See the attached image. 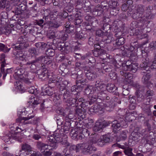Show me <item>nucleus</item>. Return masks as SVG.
<instances>
[{"instance_id": "obj_37", "label": "nucleus", "mask_w": 156, "mask_h": 156, "mask_svg": "<svg viewBox=\"0 0 156 156\" xmlns=\"http://www.w3.org/2000/svg\"><path fill=\"white\" fill-rule=\"evenodd\" d=\"M132 139L136 142H137L140 139V136L136 131H133L131 133Z\"/></svg>"}, {"instance_id": "obj_64", "label": "nucleus", "mask_w": 156, "mask_h": 156, "mask_svg": "<svg viewBox=\"0 0 156 156\" xmlns=\"http://www.w3.org/2000/svg\"><path fill=\"white\" fill-rule=\"evenodd\" d=\"M150 68L152 69H156V55H155L154 58L151 62L150 66Z\"/></svg>"}, {"instance_id": "obj_27", "label": "nucleus", "mask_w": 156, "mask_h": 156, "mask_svg": "<svg viewBox=\"0 0 156 156\" xmlns=\"http://www.w3.org/2000/svg\"><path fill=\"white\" fill-rule=\"evenodd\" d=\"M63 134H62L61 132H60V134L56 133H55V137L53 139L57 143H60L63 137Z\"/></svg>"}, {"instance_id": "obj_39", "label": "nucleus", "mask_w": 156, "mask_h": 156, "mask_svg": "<svg viewBox=\"0 0 156 156\" xmlns=\"http://www.w3.org/2000/svg\"><path fill=\"white\" fill-rule=\"evenodd\" d=\"M67 136L65 135L63 136L62 139L60 143L62 145H64L66 146H68L69 145V143L67 141Z\"/></svg>"}, {"instance_id": "obj_41", "label": "nucleus", "mask_w": 156, "mask_h": 156, "mask_svg": "<svg viewBox=\"0 0 156 156\" xmlns=\"http://www.w3.org/2000/svg\"><path fill=\"white\" fill-rule=\"evenodd\" d=\"M8 2L7 0H0V9H3L8 5Z\"/></svg>"}, {"instance_id": "obj_58", "label": "nucleus", "mask_w": 156, "mask_h": 156, "mask_svg": "<svg viewBox=\"0 0 156 156\" xmlns=\"http://www.w3.org/2000/svg\"><path fill=\"white\" fill-rule=\"evenodd\" d=\"M16 8H18L20 10L22 11V12L25 10L26 9V6L24 4L20 3L17 5Z\"/></svg>"}, {"instance_id": "obj_42", "label": "nucleus", "mask_w": 156, "mask_h": 156, "mask_svg": "<svg viewBox=\"0 0 156 156\" xmlns=\"http://www.w3.org/2000/svg\"><path fill=\"white\" fill-rule=\"evenodd\" d=\"M66 31L67 33L70 34L71 33L73 32L74 28L72 26H70L68 23L67 25L66 26Z\"/></svg>"}, {"instance_id": "obj_45", "label": "nucleus", "mask_w": 156, "mask_h": 156, "mask_svg": "<svg viewBox=\"0 0 156 156\" xmlns=\"http://www.w3.org/2000/svg\"><path fill=\"white\" fill-rule=\"evenodd\" d=\"M96 35L100 37H104L106 36L107 33H105L104 31H102L101 30H98L96 31Z\"/></svg>"}, {"instance_id": "obj_2", "label": "nucleus", "mask_w": 156, "mask_h": 156, "mask_svg": "<svg viewBox=\"0 0 156 156\" xmlns=\"http://www.w3.org/2000/svg\"><path fill=\"white\" fill-rule=\"evenodd\" d=\"M53 81L54 83H56V85L59 87L60 92L59 98L62 96L64 101L65 102V101L69 99L68 98L74 94L65 89L66 85L68 83L66 81H62L61 78L57 79Z\"/></svg>"}, {"instance_id": "obj_24", "label": "nucleus", "mask_w": 156, "mask_h": 156, "mask_svg": "<svg viewBox=\"0 0 156 156\" xmlns=\"http://www.w3.org/2000/svg\"><path fill=\"white\" fill-rule=\"evenodd\" d=\"M90 110L91 112H99L102 111V108L100 105L96 104L91 107Z\"/></svg>"}, {"instance_id": "obj_19", "label": "nucleus", "mask_w": 156, "mask_h": 156, "mask_svg": "<svg viewBox=\"0 0 156 156\" xmlns=\"http://www.w3.org/2000/svg\"><path fill=\"white\" fill-rule=\"evenodd\" d=\"M128 146L122 145L121 148L125 149L124 151V153L126 155L128 156H134V154L132 152V148H128Z\"/></svg>"}, {"instance_id": "obj_23", "label": "nucleus", "mask_w": 156, "mask_h": 156, "mask_svg": "<svg viewBox=\"0 0 156 156\" xmlns=\"http://www.w3.org/2000/svg\"><path fill=\"white\" fill-rule=\"evenodd\" d=\"M37 62H39V59L36 58L34 60L31 61L30 62H27L26 64L27 65L30 66V68L31 69L34 70L36 68V64Z\"/></svg>"}, {"instance_id": "obj_32", "label": "nucleus", "mask_w": 156, "mask_h": 156, "mask_svg": "<svg viewBox=\"0 0 156 156\" xmlns=\"http://www.w3.org/2000/svg\"><path fill=\"white\" fill-rule=\"evenodd\" d=\"M111 28V26L107 24H104L102 28V29L104 31L105 33H107L106 35H108V34H109Z\"/></svg>"}, {"instance_id": "obj_3", "label": "nucleus", "mask_w": 156, "mask_h": 156, "mask_svg": "<svg viewBox=\"0 0 156 156\" xmlns=\"http://www.w3.org/2000/svg\"><path fill=\"white\" fill-rule=\"evenodd\" d=\"M112 129L114 133H117L119 130V128L122 127L126 123L125 121L122 118H120L112 122Z\"/></svg>"}, {"instance_id": "obj_52", "label": "nucleus", "mask_w": 156, "mask_h": 156, "mask_svg": "<svg viewBox=\"0 0 156 156\" xmlns=\"http://www.w3.org/2000/svg\"><path fill=\"white\" fill-rule=\"evenodd\" d=\"M49 106V101L47 100L44 101L41 105L40 108L41 110H43L45 108H48Z\"/></svg>"}, {"instance_id": "obj_29", "label": "nucleus", "mask_w": 156, "mask_h": 156, "mask_svg": "<svg viewBox=\"0 0 156 156\" xmlns=\"http://www.w3.org/2000/svg\"><path fill=\"white\" fill-rule=\"evenodd\" d=\"M129 66V71L132 73H135L137 70L138 65L137 63H131L128 65Z\"/></svg>"}, {"instance_id": "obj_61", "label": "nucleus", "mask_w": 156, "mask_h": 156, "mask_svg": "<svg viewBox=\"0 0 156 156\" xmlns=\"http://www.w3.org/2000/svg\"><path fill=\"white\" fill-rule=\"evenodd\" d=\"M76 66L77 67L79 68V69L81 70H85L86 67L85 66V65L81 63L80 62H78L76 63Z\"/></svg>"}, {"instance_id": "obj_38", "label": "nucleus", "mask_w": 156, "mask_h": 156, "mask_svg": "<svg viewBox=\"0 0 156 156\" xmlns=\"http://www.w3.org/2000/svg\"><path fill=\"white\" fill-rule=\"evenodd\" d=\"M136 95L137 97V100L139 102H141L143 101L144 100V96L143 95L140 93V91H136Z\"/></svg>"}, {"instance_id": "obj_51", "label": "nucleus", "mask_w": 156, "mask_h": 156, "mask_svg": "<svg viewBox=\"0 0 156 156\" xmlns=\"http://www.w3.org/2000/svg\"><path fill=\"white\" fill-rule=\"evenodd\" d=\"M103 128H104V127L102 122H97L94 126V128L95 129H97L98 131Z\"/></svg>"}, {"instance_id": "obj_57", "label": "nucleus", "mask_w": 156, "mask_h": 156, "mask_svg": "<svg viewBox=\"0 0 156 156\" xmlns=\"http://www.w3.org/2000/svg\"><path fill=\"white\" fill-rule=\"evenodd\" d=\"M118 3L116 1H115L114 0H111L109 2V6L110 5L112 6L113 8V10H115L114 8L117 6Z\"/></svg>"}, {"instance_id": "obj_46", "label": "nucleus", "mask_w": 156, "mask_h": 156, "mask_svg": "<svg viewBox=\"0 0 156 156\" xmlns=\"http://www.w3.org/2000/svg\"><path fill=\"white\" fill-rule=\"evenodd\" d=\"M85 35L82 32L78 33L76 34V37L79 40L83 41L86 38Z\"/></svg>"}, {"instance_id": "obj_7", "label": "nucleus", "mask_w": 156, "mask_h": 156, "mask_svg": "<svg viewBox=\"0 0 156 156\" xmlns=\"http://www.w3.org/2000/svg\"><path fill=\"white\" fill-rule=\"evenodd\" d=\"M76 121H66L64 125L63 126H61V128L59 130L60 132H64L65 133H67L69 131L70 127H73L71 126L72 124H74L76 125Z\"/></svg>"}, {"instance_id": "obj_13", "label": "nucleus", "mask_w": 156, "mask_h": 156, "mask_svg": "<svg viewBox=\"0 0 156 156\" xmlns=\"http://www.w3.org/2000/svg\"><path fill=\"white\" fill-rule=\"evenodd\" d=\"M75 113L78 116V119L81 120L83 119L86 117V113L85 110L79 108H76L75 109Z\"/></svg>"}, {"instance_id": "obj_43", "label": "nucleus", "mask_w": 156, "mask_h": 156, "mask_svg": "<svg viewBox=\"0 0 156 156\" xmlns=\"http://www.w3.org/2000/svg\"><path fill=\"white\" fill-rule=\"evenodd\" d=\"M10 48H8L7 47L3 44L0 43V51L5 53L8 52Z\"/></svg>"}, {"instance_id": "obj_26", "label": "nucleus", "mask_w": 156, "mask_h": 156, "mask_svg": "<svg viewBox=\"0 0 156 156\" xmlns=\"http://www.w3.org/2000/svg\"><path fill=\"white\" fill-rule=\"evenodd\" d=\"M102 9L100 5H98L97 6L95 7L94 9L93 14L97 16L100 15L102 13Z\"/></svg>"}, {"instance_id": "obj_18", "label": "nucleus", "mask_w": 156, "mask_h": 156, "mask_svg": "<svg viewBox=\"0 0 156 156\" xmlns=\"http://www.w3.org/2000/svg\"><path fill=\"white\" fill-rule=\"evenodd\" d=\"M99 136L96 134L91 136L90 139L88 141V144H91L97 143L99 139Z\"/></svg>"}, {"instance_id": "obj_17", "label": "nucleus", "mask_w": 156, "mask_h": 156, "mask_svg": "<svg viewBox=\"0 0 156 156\" xmlns=\"http://www.w3.org/2000/svg\"><path fill=\"white\" fill-rule=\"evenodd\" d=\"M63 32V31H57L55 32H52L48 35V37L50 38L55 37L57 39H60L61 36H62Z\"/></svg>"}, {"instance_id": "obj_44", "label": "nucleus", "mask_w": 156, "mask_h": 156, "mask_svg": "<svg viewBox=\"0 0 156 156\" xmlns=\"http://www.w3.org/2000/svg\"><path fill=\"white\" fill-rule=\"evenodd\" d=\"M122 53L123 56L129 57L131 55L132 52L129 48L125 49L124 52H122Z\"/></svg>"}, {"instance_id": "obj_33", "label": "nucleus", "mask_w": 156, "mask_h": 156, "mask_svg": "<svg viewBox=\"0 0 156 156\" xmlns=\"http://www.w3.org/2000/svg\"><path fill=\"white\" fill-rule=\"evenodd\" d=\"M46 54L47 56L53 57L55 55V50L52 48H49L46 50Z\"/></svg>"}, {"instance_id": "obj_8", "label": "nucleus", "mask_w": 156, "mask_h": 156, "mask_svg": "<svg viewBox=\"0 0 156 156\" xmlns=\"http://www.w3.org/2000/svg\"><path fill=\"white\" fill-rule=\"evenodd\" d=\"M15 75L16 76L21 79L24 78L27 76L25 74V70L22 67H17L14 71Z\"/></svg>"}, {"instance_id": "obj_16", "label": "nucleus", "mask_w": 156, "mask_h": 156, "mask_svg": "<svg viewBox=\"0 0 156 156\" xmlns=\"http://www.w3.org/2000/svg\"><path fill=\"white\" fill-rule=\"evenodd\" d=\"M38 73V76L40 79L44 80L48 78L49 75L48 74V71L47 70H40Z\"/></svg>"}, {"instance_id": "obj_35", "label": "nucleus", "mask_w": 156, "mask_h": 156, "mask_svg": "<svg viewBox=\"0 0 156 156\" xmlns=\"http://www.w3.org/2000/svg\"><path fill=\"white\" fill-rule=\"evenodd\" d=\"M23 61H24L23 60V58H19V57H18V55H16L15 57L13 60V62L14 64H20V66L23 65L22 63V62Z\"/></svg>"}, {"instance_id": "obj_53", "label": "nucleus", "mask_w": 156, "mask_h": 156, "mask_svg": "<svg viewBox=\"0 0 156 156\" xmlns=\"http://www.w3.org/2000/svg\"><path fill=\"white\" fill-rule=\"evenodd\" d=\"M8 14L6 12H3L0 14V15L1 17V20L2 21L3 20L4 21L5 19V20H7V18H8Z\"/></svg>"}, {"instance_id": "obj_36", "label": "nucleus", "mask_w": 156, "mask_h": 156, "mask_svg": "<svg viewBox=\"0 0 156 156\" xmlns=\"http://www.w3.org/2000/svg\"><path fill=\"white\" fill-rule=\"evenodd\" d=\"M68 117L69 119L71 120L70 121H74V120H76V117L74 112L71 110L69 111V113L68 115Z\"/></svg>"}, {"instance_id": "obj_28", "label": "nucleus", "mask_w": 156, "mask_h": 156, "mask_svg": "<svg viewBox=\"0 0 156 156\" xmlns=\"http://www.w3.org/2000/svg\"><path fill=\"white\" fill-rule=\"evenodd\" d=\"M117 89L115 85L111 83H108L107 86V90L108 92H112Z\"/></svg>"}, {"instance_id": "obj_62", "label": "nucleus", "mask_w": 156, "mask_h": 156, "mask_svg": "<svg viewBox=\"0 0 156 156\" xmlns=\"http://www.w3.org/2000/svg\"><path fill=\"white\" fill-rule=\"evenodd\" d=\"M50 140H51V142L49 144L50 146L52 147L53 148L55 149L57 147V143L53 139H51Z\"/></svg>"}, {"instance_id": "obj_47", "label": "nucleus", "mask_w": 156, "mask_h": 156, "mask_svg": "<svg viewBox=\"0 0 156 156\" xmlns=\"http://www.w3.org/2000/svg\"><path fill=\"white\" fill-rule=\"evenodd\" d=\"M66 44L63 42H58L57 44L56 47L58 50L62 52L64 47L65 46Z\"/></svg>"}, {"instance_id": "obj_21", "label": "nucleus", "mask_w": 156, "mask_h": 156, "mask_svg": "<svg viewBox=\"0 0 156 156\" xmlns=\"http://www.w3.org/2000/svg\"><path fill=\"white\" fill-rule=\"evenodd\" d=\"M125 42V39L122 37H119L115 40V42L113 43V45L117 46H120L123 44Z\"/></svg>"}, {"instance_id": "obj_1", "label": "nucleus", "mask_w": 156, "mask_h": 156, "mask_svg": "<svg viewBox=\"0 0 156 156\" xmlns=\"http://www.w3.org/2000/svg\"><path fill=\"white\" fill-rule=\"evenodd\" d=\"M151 6L145 7L142 5H136L134 10L136 12L132 15L133 19H137L141 18L144 21H146L147 19H149L151 14Z\"/></svg>"}, {"instance_id": "obj_14", "label": "nucleus", "mask_w": 156, "mask_h": 156, "mask_svg": "<svg viewBox=\"0 0 156 156\" xmlns=\"http://www.w3.org/2000/svg\"><path fill=\"white\" fill-rule=\"evenodd\" d=\"M36 143L37 147L41 152H44L45 150L49 149L48 146L47 144L40 141H37Z\"/></svg>"}, {"instance_id": "obj_55", "label": "nucleus", "mask_w": 156, "mask_h": 156, "mask_svg": "<svg viewBox=\"0 0 156 156\" xmlns=\"http://www.w3.org/2000/svg\"><path fill=\"white\" fill-rule=\"evenodd\" d=\"M76 16H77L76 18L75 19L74 24L76 25H80L83 21L82 19L81 18V16H78V15H76Z\"/></svg>"}, {"instance_id": "obj_63", "label": "nucleus", "mask_w": 156, "mask_h": 156, "mask_svg": "<svg viewBox=\"0 0 156 156\" xmlns=\"http://www.w3.org/2000/svg\"><path fill=\"white\" fill-rule=\"evenodd\" d=\"M93 36H90L88 38V43L91 46L94 45L95 42V40Z\"/></svg>"}, {"instance_id": "obj_5", "label": "nucleus", "mask_w": 156, "mask_h": 156, "mask_svg": "<svg viewBox=\"0 0 156 156\" xmlns=\"http://www.w3.org/2000/svg\"><path fill=\"white\" fill-rule=\"evenodd\" d=\"M71 96L72 97L69 98V99L65 101L66 105L68 106L74 105L76 107H77V101L78 98L80 97V93L76 92V93H74Z\"/></svg>"}, {"instance_id": "obj_54", "label": "nucleus", "mask_w": 156, "mask_h": 156, "mask_svg": "<svg viewBox=\"0 0 156 156\" xmlns=\"http://www.w3.org/2000/svg\"><path fill=\"white\" fill-rule=\"evenodd\" d=\"M81 131L82 133L84 135V137H87L90 134V131L87 129H82Z\"/></svg>"}, {"instance_id": "obj_20", "label": "nucleus", "mask_w": 156, "mask_h": 156, "mask_svg": "<svg viewBox=\"0 0 156 156\" xmlns=\"http://www.w3.org/2000/svg\"><path fill=\"white\" fill-rule=\"evenodd\" d=\"M103 41L107 44H109L112 42L114 43L115 40L111 35L108 34V35L104 37Z\"/></svg>"}, {"instance_id": "obj_34", "label": "nucleus", "mask_w": 156, "mask_h": 156, "mask_svg": "<svg viewBox=\"0 0 156 156\" xmlns=\"http://www.w3.org/2000/svg\"><path fill=\"white\" fill-rule=\"evenodd\" d=\"M71 49V46L69 44H66L65 46L64 47L62 52L64 54H67L70 52Z\"/></svg>"}, {"instance_id": "obj_30", "label": "nucleus", "mask_w": 156, "mask_h": 156, "mask_svg": "<svg viewBox=\"0 0 156 156\" xmlns=\"http://www.w3.org/2000/svg\"><path fill=\"white\" fill-rule=\"evenodd\" d=\"M151 106L149 105H144L143 106V111L145 113L147 114L148 116L151 115Z\"/></svg>"}, {"instance_id": "obj_60", "label": "nucleus", "mask_w": 156, "mask_h": 156, "mask_svg": "<svg viewBox=\"0 0 156 156\" xmlns=\"http://www.w3.org/2000/svg\"><path fill=\"white\" fill-rule=\"evenodd\" d=\"M101 7L103 9H107L109 7V3L108 4L107 2L106 1L102 2L101 3Z\"/></svg>"}, {"instance_id": "obj_40", "label": "nucleus", "mask_w": 156, "mask_h": 156, "mask_svg": "<svg viewBox=\"0 0 156 156\" xmlns=\"http://www.w3.org/2000/svg\"><path fill=\"white\" fill-rule=\"evenodd\" d=\"M79 133V131H77V129H72L71 130L70 135L72 138L75 139L76 138L77 133Z\"/></svg>"}, {"instance_id": "obj_48", "label": "nucleus", "mask_w": 156, "mask_h": 156, "mask_svg": "<svg viewBox=\"0 0 156 156\" xmlns=\"http://www.w3.org/2000/svg\"><path fill=\"white\" fill-rule=\"evenodd\" d=\"M29 102L30 103H32L31 105H32V104L34 105H37L40 103V99L37 97L33 98L32 99V101H29Z\"/></svg>"}, {"instance_id": "obj_4", "label": "nucleus", "mask_w": 156, "mask_h": 156, "mask_svg": "<svg viewBox=\"0 0 156 156\" xmlns=\"http://www.w3.org/2000/svg\"><path fill=\"white\" fill-rule=\"evenodd\" d=\"M29 45L28 43L21 37L18 38L17 43L12 44V47L16 50H22L26 49Z\"/></svg>"}, {"instance_id": "obj_22", "label": "nucleus", "mask_w": 156, "mask_h": 156, "mask_svg": "<svg viewBox=\"0 0 156 156\" xmlns=\"http://www.w3.org/2000/svg\"><path fill=\"white\" fill-rule=\"evenodd\" d=\"M151 75L149 73L144 75L142 78V82L144 84H147L149 83V80L151 78Z\"/></svg>"}, {"instance_id": "obj_59", "label": "nucleus", "mask_w": 156, "mask_h": 156, "mask_svg": "<svg viewBox=\"0 0 156 156\" xmlns=\"http://www.w3.org/2000/svg\"><path fill=\"white\" fill-rule=\"evenodd\" d=\"M12 70L11 69H8L6 70L5 71H4L2 73L3 74V79L4 80L5 77L7 74H9L12 73Z\"/></svg>"}, {"instance_id": "obj_11", "label": "nucleus", "mask_w": 156, "mask_h": 156, "mask_svg": "<svg viewBox=\"0 0 156 156\" xmlns=\"http://www.w3.org/2000/svg\"><path fill=\"white\" fill-rule=\"evenodd\" d=\"M98 96L102 100H109V93L107 90H100L98 93Z\"/></svg>"}, {"instance_id": "obj_9", "label": "nucleus", "mask_w": 156, "mask_h": 156, "mask_svg": "<svg viewBox=\"0 0 156 156\" xmlns=\"http://www.w3.org/2000/svg\"><path fill=\"white\" fill-rule=\"evenodd\" d=\"M85 146L82 150V152L84 154H90L92 153V151H95L97 150L96 147H93L90 144L88 145L87 144H85Z\"/></svg>"}, {"instance_id": "obj_31", "label": "nucleus", "mask_w": 156, "mask_h": 156, "mask_svg": "<svg viewBox=\"0 0 156 156\" xmlns=\"http://www.w3.org/2000/svg\"><path fill=\"white\" fill-rule=\"evenodd\" d=\"M54 87H51L49 86L46 88L44 90V92L46 94L48 95L51 96L53 95L54 93Z\"/></svg>"}, {"instance_id": "obj_15", "label": "nucleus", "mask_w": 156, "mask_h": 156, "mask_svg": "<svg viewBox=\"0 0 156 156\" xmlns=\"http://www.w3.org/2000/svg\"><path fill=\"white\" fill-rule=\"evenodd\" d=\"M47 56H41L37 58L39 59V62L42 61L43 62L44 65H47L50 64L52 62V60Z\"/></svg>"}, {"instance_id": "obj_25", "label": "nucleus", "mask_w": 156, "mask_h": 156, "mask_svg": "<svg viewBox=\"0 0 156 156\" xmlns=\"http://www.w3.org/2000/svg\"><path fill=\"white\" fill-rule=\"evenodd\" d=\"M32 150V147L31 146L26 143L23 144L21 146V150H20V152L22 151H24L25 152H28L31 151Z\"/></svg>"}, {"instance_id": "obj_49", "label": "nucleus", "mask_w": 156, "mask_h": 156, "mask_svg": "<svg viewBox=\"0 0 156 156\" xmlns=\"http://www.w3.org/2000/svg\"><path fill=\"white\" fill-rule=\"evenodd\" d=\"M96 62L95 58L91 56H88L86 58V62L88 63H94Z\"/></svg>"}, {"instance_id": "obj_12", "label": "nucleus", "mask_w": 156, "mask_h": 156, "mask_svg": "<svg viewBox=\"0 0 156 156\" xmlns=\"http://www.w3.org/2000/svg\"><path fill=\"white\" fill-rule=\"evenodd\" d=\"M85 72L87 77L89 80H93L97 77L96 72L90 69L85 70Z\"/></svg>"}, {"instance_id": "obj_56", "label": "nucleus", "mask_w": 156, "mask_h": 156, "mask_svg": "<svg viewBox=\"0 0 156 156\" xmlns=\"http://www.w3.org/2000/svg\"><path fill=\"white\" fill-rule=\"evenodd\" d=\"M76 85H77V86H80V85H79V83H84L85 82V79L82 78L81 75L79 76V77H78L77 79L76 80Z\"/></svg>"}, {"instance_id": "obj_50", "label": "nucleus", "mask_w": 156, "mask_h": 156, "mask_svg": "<svg viewBox=\"0 0 156 156\" xmlns=\"http://www.w3.org/2000/svg\"><path fill=\"white\" fill-rule=\"evenodd\" d=\"M114 68L113 66L111 65H106L103 67V70L106 72H112Z\"/></svg>"}, {"instance_id": "obj_6", "label": "nucleus", "mask_w": 156, "mask_h": 156, "mask_svg": "<svg viewBox=\"0 0 156 156\" xmlns=\"http://www.w3.org/2000/svg\"><path fill=\"white\" fill-rule=\"evenodd\" d=\"M34 117V115H31L30 116H28L26 117H19L16 120L17 122L22 123L23 124H27L30 123H34V120L31 119L33 118Z\"/></svg>"}, {"instance_id": "obj_10", "label": "nucleus", "mask_w": 156, "mask_h": 156, "mask_svg": "<svg viewBox=\"0 0 156 156\" xmlns=\"http://www.w3.org/2000/svg\"><path fill=\"white\" fill-rule=\"evenodd\" d=\"M64 14L62 15L61 14L58 16V17L56 18L55 21L52 22V27L55 28H58L59 27L62 25L63 21L61 18H65V17H63Z\"/></svg>"}]
</instances>
